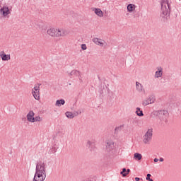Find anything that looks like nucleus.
<instances>
[{
  "label": "nucleus",
  "instance_id": "nucleus-25",
  "mask_svg": "<svg viewBox=\"0 0 181 181\" xmlns=\"http://www.w3.org/2000/svg\"><path fill=\"white\" fill-rule=\"evenodd\" d=\"M56 152H57V148L54 147L51 149V153H56Z\"/></svg>",
  "mask_w": 181,
  "mask_h": 181
},
{
  "label": "nucleus",
  "instance_id": "nucleus-6",
  "mask_svg": "<svg viewBox=\"0 0 181 181\" xmlns=\"http://www.w3.org/2000/svg\"><path fill=\"white\" fill-rule=\"evenodd\" d=\"M154 115H157L160 121L163 122H166L168 121V117H169V113L168 110H160L158 112H153Z\"/></svg>",
  "mask_w": 181,
  "mask_h": 181
},
{
  "label": "nucleus",
  "instance_id": "nucleus-19",
  "mask_svg": "<svg viewBox=\"0 0 181 181\" xmlns=\"http://www.w3.org/2000/svg\"><path fill=\"white\" fill-rule=\"evenodd\" d=\"M66 104V101L64 99L57 100L55 103L56 107H62V105H64Z\"/></svg>",
  "mask_w": 181,
  "mask_h": 181
},
{
  "label": "nucleus",
  "instance_id": "nucleus-9",
  "mask_svg": "<svg viewBox=\"0 0 181 181\" xmlns=\"http://www.w3.org/2000/svg\"><path fill=\"white\" fill-rule=\"evenodd\" d=\"M0 12L2 13L3 18H9L8 15H11V10L7 6L1 7Z\"/></svg>",
  "mask_w": 181,
  "mask_h": 181
},
{
  "label": "nucleus",
  "instance_id": "nucleus-24",
  "mask_svg": "<svg viewBox=\"0 0 181 181\" xmlns=\"http://www.w3.org/2000/svg\"><path fill=\"white\" fill-rule=\"evenodd\" d=\"M81 47L82 50H87V45L86 44H82Z\"/></svg>",
  "mask_w": 181,
  "mask_h": 181
},
{
  "label": "nucleus",
  "instance_id": "nucleus-4",
  "mask_svg": "<svg viewBox=\"0 0 181 181\" xmlns=\"http://www.w3.org/2000/svg\"><path fill=\"white\" fill-rule=\"evenodd\" d=\"M27 121L28 122H31L32 124L35 122H41L43 120L40 116L35 117V112L33 110L29 111V112L26 115Z\"/></svg>",
  "mask_w": 181,
  "mask_h": 181
},
{
  "label": "nucleus",
  "instance_id": "nucleus-14",
  "mask_svg": "<svg viewBox=\"0 0 181 181\" xmlns=\"http://www.w3.org/2000/svg\"><path fill=\"white\" fill-rule=\"evenodd\" d=\"M163 76V69L162 67H157V71L155 73V78H160Z\"/></svg>",
  "mask_w": 181,
  "mask_h": 181
},
{
  "label": "nucleus",
  "instance_id": "nucleus-11",
  "mask_svg": "<svg viewBox=\"0 0 181 181\" xmlns=\"http://www.w3.org/2000/svg\"><path fill=\"white\" fill-rule=\"evenodd\" d=\"M115 148V146H114V142L112 140H107L106 141V151L107 152H112Z\"/></svg>",
  "mask_w": 181,
  "mask_h": 181
},
{
  "label": "nucleus",
  "instance_id": "nucleus-21",
  "mask_svg": "<svg viewBox=\"0 0 181 181\" xmlns=\"http://www.w3.org/2000/svg\"><path fill=\"white\" fill-rule=\"evenodd\" d=\"M136 114L138 115V117H144V112H142L139 107H136Z\"/></svg>",
  "mask_w": 181,
  "mask_h": 181
},
{
  "label": "nucleus",
  "instance_id": "nucleus-18",
  "mask_svg": "<svg viewBox=\"0 0 181 181\" xmlns=\"http://www.w3.org/2000/svg\"><path fill=\"white\" fill-rule=\"evenodd\" d=\"M69 76H76V77H81V73L80 72V71H77V70H73L69 73Z\"/></svg>",
  "mask_w": 181,
  "mask_h": 181
},
{
  "label": "nucleus",
  "instance_id": "nucleus-17",
  "mask_svg": "<svg viewBox=\"0 0 181 181\" xmlns=\"http://www.w3.org/2000/svg\"><path fill=\"white\" fill-rule=\"evenodd\" d=\"M134 160H136V162H139L142 160V154L139 153H134L133 156Z\"/></svg>",
  "mask_w": 181,
  "mask_h": 181
},
{
  "label": "nucleus",
  "instance_id": "nucleus-28",
  "mask_svg": "<svg viewBox=\"0 0 181 181\" xmlns=\"http://www.w3.org/2000/svg\"><path fill=\"white\" fill-rule=\"evenodd\" d=\"M159 161V159L158 158H154V162L156 163V162H158Z\"/></svg>",
  "mask_w": 181,
  "mask_h": 181
},
{
  "label": "nucleus",
  "instance_id": "nucleus-13",
  "mask_svg": "<svg viewBox=\"0 0 181 181\" xmlns=\"http://www.w3.org/2000/svg\"><path fill=\"white\" fill-rule=\"evenodd\" d=\"M0 57L3 62L11 60V54H6L4 51L0 52Z\"/></svg>",
  "mask_w": 181,
  "mask_h": 181
},
{
  "label": "nucleus",
  "instance_id": "nucleus-8",
  "mask_svg": "<svg viewBox=\"0 0 181 181\" xmlns=\"http://www.w3.org/2000/svg\"><path fill=\"white\" fill-rule=\"evenodd\" d=\"M92 42H93V43H95V45H97L98 46H100V47H104V46H105V45L107 44L105 40L98 38V37L93 38Z\"/></svg>",
  "mask_w": 181,
  "mask_h": 181
},
{
  "label": "nucleus",
  "instance_id": "nucleus-10",
  "mask_svg": "<svg viewBox=\"0 0 181 181\" xmlns=\"http://www.w3.org/2000/svg\"><path fill=\"white\" fill-rule=\"evenodd\" d=\"M156 101V99L155 98V96L151 95L148 98H146L144 100H143V105L146 106L149 105V104H153Z\"/></svg>",
  "mask_w": 181,
  "mask_h": 181
},
{
  "label": "nucleus",
  "instance_id": "nucleus-7",
  "mask_svg": "<svg viewBox=\"0 0 181 181\" xmlns=\"http://www.w3.org/2000/svg\"><path fill=\"white\" fill-rule=\"evenodd\" d=\"M32 94L35 100L39 101V100H40V86H35L32 90Z\"/></svg>",
  "mask_w": 181,
  "mask_h": 181
},
{
  "label": "nucleus",
  "instance_id": "nucleus-20",
  "mask_svg": "<svg viewBox=\"0 0 181 181\" xmlns=\"http://www.w3.org/2000/svg\"><path fill=\"white\" fill-rule=\"evenodd\" d=\"M66 117H67L69 119H73V118H74V117H76V115H74V114H73V112H66L65 113Z\"/></svg>",
  "mask_w": 181,
  "mask_h": 181
},
{
  "label": "nucleus",
  "instance_id": "nucleus-1",
  "mask_svg": "<svg viewBox=\"0 0 181 181\" xmlns=\"http://www.w3.org/2000/svg\"><path fill=\"white\" fill-rule=\"evenodd\" d=\"M46 179V165L45 163L39 162L37 163L35 174L33 181H45Z\"/></svg>",
  "mask_w": 181,
  "mask_h": 181
},
{
  "label": "nucleus",
  "instance_id": "nucleus-22",
  "mask_svg": "<svg viewBox=\"0 0 181 181\" xmlns=\"http://www.w3.org/2000/svg\"><path fill=\"white\" fill-rule=\"evenodd\" d=\"M86 146L90 149V151H94V147H93V141H88L86 143Z\"/></svg>",
  "mask_w": 181,
  "mask_h": 181
},
{
  "label": "nucleus",
  "instance_id": "nucleus-15",
  "mask_svg": "<svg viewBox=\"0 0 181 181\" xmlns=\"http://www.w3.org/2000/svg\"><path fill=\"white\" fill-rule=\"evenodd\" d=\"M136 90L138 93H144L145 91V88H144V85L140 82H136Z\"/></svg>",
  "mask_w": 181,
  "mask_h": 181
},
{
  "label": "nucleus",
  "instance_id": "nucleus-29",
  "mask_svg": "<svg viewBox=\"0 0 181 181\" xmlns=\"http://www.w3.org/2000/svg\"><path fill=\"white\" fill-rule=\"evenodd\" d=\"M159 160H160V162H163L164 159H163V158H160L159 159Z\"/></svg>",
  "mask_w": 181,
  "mask_h": 181
},
{
  "label": "nucleus",
  "instance_id": "nucleus-23",
  "mask_svg": "<svg viewBox=\"0 0 181 181\" xmlns=\"http://www.w3.org/2000/svg\"><path fill=\"white\" fill-rule=\"evenodd\" d=\"M121 175H122L123 177H125L126 176L128 175V173H127V169L123 168L122 171L120 173Z\"/></svg>",
  "mask_w": 181,
  "mask_h": 181
},
{
  "label": "nucleus",
  "instance_id": "nucleus-26",
  "mask_svg": "<svg viewBox=\"0 0 181 181\" xmlns=\"http://www.w3.org/2000/svg\"><path fill=\"white\" fill-rule=\"evenodd\" d=\"M146 180H150L151 178V174H147V177H146Z\"/></svg>",
  "mask_w": 181,
  "mask_h": 181
},
{
  "label": "nucleus",
  "instance_id": "nucleus-3",
  "mask_svg": "<svg viewBox=\"0 0 181 181\" xmlns=\"http://www.w3.org/2000/svg\"><path fill=\"white\" fill-rule=\"evenodd\" d=\"M153 135V129H148L147 132L143 136L142 141L144 145H150L152 142V136Z\"/></svg>",
  "mask_w": 181,
  "mask_h": 181
},
{
  "label": "nucleus",
  "instance_id": "nucleus-27",
  "mask_svg": "<svg viewBox=\"0 0 181 181\" xmlns=\"http://www.w3.org/2000/svg\"><path fill=\"white\" fill-rule=\"evenodd\" d=\"M129 172H131V170H129V169H127V170H126V173H127V175H128V173H129Z\"/></svg>",
  "mask_w": 181,
  "mask_h": 181
},
{
  "label": "nucleus",
  "instance_id": "nucleus-12",
  "mask_svg": "<svg viewBox=\"0 0 181 181\" xmlns=\"http://www.w3.org/2000/svg\"><path fill=\"white\" fill-rule=\"evenodd\" d=\"M91 11L94 12L95 15L98 18H104V11H102L101 8L93 7L91 8Z\"/></svg>",
  "mask_w": 181,
  "mask_h": 181
},
{
  "label": "nucleus",
  "instance_id": "nucleus-16",
  "mask_svg": "<svg viewBox=\"0 0 181 181\" xmlns=\"http://www.w3.org/2000/svg\"><path fill=\"white\" fill-rule=\"evenodd\" d=\"M136 8V6L135 4H130L127 6V11L129 13H132L133 12H135V9Z\"/></svg>",
  "mask_w": 181,
  "mask_h": 181
},
{
  "label": "nucleus",
  "instance_id": "nucleus-2",
  "mask_svg": "<svg viewBox=\"0 0 181 181\" xmlns=\"http://www.w3.org/2000/svg\"><path fill=\"white\" fill-rule=\"evenodd\" d=\"M47 35L51 37H64L69 33L63 28H49L47 30Z\"/></svg>",
  "mask_w": 181,
  "mask_h": 181
},
{
  "label": "nucleus",
  "instance_id": "nucleus-30",
  "mask_svg": "<svg viewBox=\"0 0 181 181\" xmlns=\"http://www.w3.org/2000/svg\"><path fill=\"white\" fill-rule=\"evenodd\" d=\"M135 180H136V181H139L140 179H139V177H135Z\"/></svg>",
  "mask_w": 181,
  "mask_h": 181
},
{
  "label": "nucleus",
  "instance_id": "nucleus-5",
  "mask_svg": "<svg viewBox=\"0 0 181 181\" xmlns=\"http://www.w3.org/2000/svg\"><path fill=\"white\" fill-rule=\"evenodd\" d=\"M169 11H170L169 3L168 1H163L161 3V17L168 18L169 16Z\"/></svg>",
  "mask_w": 181,
  "mask_h": 181
}]
</instances>
